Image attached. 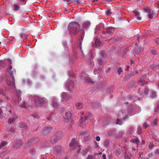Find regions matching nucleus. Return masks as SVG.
<instances>
[{
  "mask_svg": "<svg viewBox=\"0 0 159 159\" xmlns=\"http://www.w3.org/2000/svg\"><path fill=\"white\" fill-rule=\"evenodd\" d=\"M157 118H156L154 119V120L152 123V125L153 126H155L157 125Z\"/></svg>",
  "mask_w": 159,
  "mask_h": 159,
  "instance_id": "nucleus-28",
  "label": "nucleus"
},
{
  "mask_svg": "<svg viewBox=\"0 0 159 159\" xmlns=\"http://www.w3.org/2000/svg\"><path fill=\"white\" fill-rule=\"evenodd\" d=\"M30 153L31 155H33L35 153V150L34 149H31L30 151Z\"/></svg>",
  "mask_w": 159,
  "mask_h": 159,
  "instance_id": "nucleus-26",
  "label": "nucleus"
},
{
  "mask_svg": "<svg viewBox=\"0 0 159 159\" xmlns=\"http://www.w3.org/2000/svg\"><path fill=\"white\" fill-rule=\"evenodd\" d=\"M59 133H58L54 135L51 137L50 140L52 143H56L61 137V135L58 136Z\"/></svg>",
  "mask_w": 159,
  "mask_h": 159,
  "instance_id": "nucleus-5",
  "label": "nucleus"
},
{
  "mask_svg": "<svg viewBox=\"0 0 159 159\" xmlns=\"http://www.w3.org/2000/svg\"><path fill=\"white\" fill-rule=\"evenodd\" d=\"M108 141L107 140H106L105 142V144L107 145V143H108Z\"/></svg>",
  "mask_w": 159,
  "mask_h": 159,
  "instance_id": "nucleus-54",
  "label": "nucleus"
},
{
  "mask_svg": "<svg viewBox=\"0 0 159 159\" xmlns=\"http://www.w3.org/2000/svg\"><path fill=\"white\" fill-rule=\"evenodd\" d=\"M16 143L18 146H20L22 144V142L21 140H17Z\"/></svg>",
  "mask_w": 159,
  "mask_h": 159,
  "instance_id": "nucleus-23",
  "label": "nucleus"
},
{
  "mask_svg": "<svg viewBox=\"0 0 159 159\" xmlns=\"http://www.w3.org/2000/svg\"><path fill=\"white\" fill-rule=\"evenodd\" d=\"M79 147V149L77 151V153L78 154H79L81 151V148L80 147Z\"/></svg>",
  "mask_w": 159,
  "mask_h": 159,
  "instance_id": "nucleus-51",
  "label": "nucleus"
},
{
  "mask_svg": "<svg viewBox=\"0 0 159 159\" xmlns=\"http://www.w3.org/2000/svg\"><path fill=\"white\" fill-rule=\"evenodd\" d=\"M74 83L73 81H68L66 83V86L69 90H70L72 89L74 87Z\"/></svg>",
  "mask_w": 159,
  "mask_h": 159,
  "instance_id": "nucleus-7",
  "label": "nucleus"
},
{
  "mask_svg": "<svg viewBox=\"0 0 159 159\" xmlns=\"http://www.w3.org/2000/svg\"><path fill=\"white\" fill-rule=\"evenodd\" d=\"M85 80L86 82H92L91 79L88 77H86L85 78Z\"/></svg>",
  "mask_w": 159,
  "mask_h": 159,
  "instance_id": "nucleus-36",
  "label": "nucleus"
},
{
  "mask_svg": "<svg viewBox=\"0 0 159 159\" xmlns=\"http://www.w3.org/2000/svg\"><path fill=\"white\" fill-rule=\"evenodd\" d=\"M5 92L4 90L0 89V95H4L5 94Z\"/></svg>",
  "mask_w": 159,
  "mask_h": 159,
  "instance_id": "nucleus-38",
  "label": "nucleus"
},
{
  "mask_svg": "<svg viewBox=\"0 0 159 159\" xmlns=\"http://www.w3.org/2000/svg\"><path fill=\"white\" fill-rule=\"evenodd\" d=\"M112 33V31L111 30H107L106 31H103L102 32V36H108L109 34H111Z\"/></svg>",
  "mask_w": 159,
  "mask_h": 159,
  "instance_id": "nucleus-11",
  "label": "nucleus"
},
{
  "mask_svg": "<svg viewBox=\"0 0 159 159\" xmlns=\"http://www.w3.org/2000/svg\"><path fill=\"white\" fill-rule=\"evenodd\" d=\"M90 22L89 21H86L84 22L83 26L84 28H86L90 26Z\"/></svg>",
  "mask_w": 159,
  "mask_h": 159,
  "instance_id": "nucleus-19",
  "label": "nucleus"
},
{
  "mask_svg": "<svg viewBox=\"0 0 159 159\" xmlns=\"http://www.w3.org/2000/svg\"><path fill=\"white\" fill-rule=\"evenodd\" d=\"M149 124L147 122H145L143 125V127L144 128H146L148 126Z\"/></svg>",
  "mask_w": 159,
  "mask_h": 159,
  "instance_id": "nucleus-34",
  "label": "nucleus"
},
{
  "mask_svg": "<svg viewBox=\"0 0 159 159\" xmlns=\"http://www.w3.org/2000/svg\"><path fill=\"white\" fill-rule=\"evenodd\" d=\"M52 128L51 127H46L43 129L41 130V133L43 135H45L51 131Z\"/></svg>",
  "mask_w": 159,
  "mask_h": 159,
  "instance_id": "nucleus-6",
  "label": "nucleus"
},
{
  "mask_svg": "<svg viewBox=\"0 0 159 159\" xmlns=\"http://www.w3.org/2000/svg\"><path fill=\"white\" fill-rule=\"evenodd\" d=\"M136 17L138 20H141V18L140 16V13L138 11H135L134 12Z\"/></svg>",
  "mask_w": 159,
  "mask_h": 159,
  "instance_id": "nucleus-12",
  "label": "nucleus"
},
{
  "mask_svg": "<svg viewBox=\"0 0 159 159\" xmlns=\"http://www.w3.org/2000/svg\"><path fill=\"white\" fill-rule=\"evenodd\" d=\"M148 88H146L144 90V91L143 93H142V94L144 96L145 95H146L147 94L148 92Z\"/></svg>",
  "mask_w": 159,
  "mask_h": 159,
  "instance_id": "nucleus-31",
  "label": "nucleus"
},
{
  "mask_svg": "<svg viewBox=\"0 0 159 159\" xmlns=\"http://www.w3.org/2000/svg\"><path fill=\"white\" fill-rule=\"evenodd\" d=\"M111 14V10H107L106 11V14L107 16H110Z\"/></svg>",
  "mask_w": 159,
  "mask_h": 159,
  "instance_id": "nucleus-32",
  "label": "nucleus"
},
{
  "mask_svg": "<svg viewBox=\"0 0 159 159\" xmlns=\"http://www.w3.org/2000/svg\"><path fill=\"white\" fill-rule=\"evenodd\" d=\"M12 69V66H10L6 70L7 72L9 73L11 77L7 76L6 79V81L7 85L8 86H11V89H13L15 88V80L13 75L16 73V72L15 70H11Z\"/></svg>",
  "mask_w": 159,
  "mask_h": 159,
  "instance_id": "nucleus-2",
  "label": "nucleus"
},
{
  "mask_svg": "<svg viewBox=\"0 0 159 159\" xmlns=\"http://www.w3.org/2000/svg\"><path fill=\"white\" fill-rule=\"evenodd\" d=\"M114 152L116 156H119L121 153L120 150L118 148L116 149L114 151Z\"/></svg>",
  "mask_w": 159,
  "mask_h": 159,
  "instance_id": "nucleus-18",
  "label": "nucleus"
},
{
  "mask_svg": "<svg viewBox=\"0 0 159 159\" xmlns=\"http://www.w3.org/2000/svg\"><path fill=\"white\" fill-rule=\"evenodd\" d=\"M15 119L14 118L12 117V118H10L8 120V123L9 124L13 123L15 121Z\"/></svg>",
  "mask_w": 159,
  "mask_h": 159,
  "instance_id": "nucleus-20",
  "label": "nucleus"
},
{
  "mask_svg": "<svg viewBox=\"0 0 159 159\" xmlns=\"http://www.w3.org/2000/svg\"><path fill=\"white\" fill-rule=\"evenodd\" d=\"M98 62L99 64L100 65H102L103 64V62L102 60L100 59H99L98 60Z\"/></svg>",
  "mask_w": 159,
  "mask_h": 159,
  "instance_id": "nucleus-40",
  "label": "nucleus"
},
{
  "mask_svg": "<svg viewBox=\"0 0 159 159\" xmlns=\"http://www.w3.org/2000/svg\"><path fill=\"white\" fill-rule=\"evenodd\" d=\"M102 154V152H100L99 153H98V155H101Z\"/></svg>",
  "mask_w": 159,
  "mask_h": 159,
  "instance_id": "nucleus-62",
  "label": "nucleus"
},
{
  "mask_svg": "<svg viewBox=\"0 0 159 159\" xmlns=\"http://www.w3.org/2000/svg\"><path fill=\"white\" fill-rule=\"evenodd\" d=\"M84 31H83V33H82V36H81V38L80 39V45H81L82 43H81V40H83V37H84Z\"/></svg>",
  "mask_w": 159,
  "mask_h": 159,
  "instance_id": "nucleus-35",
  "label": "nucleus"
},
{
  "mask_svg": "<svg viewBox=\"0 0 159 159\" xmlns=\"http://www.w3.org/2000/svg\"><path fill=\"white\" fill-rule=\"evenodd\" d=\"M7 143V142L5 141H3L1 143L2 146H4Z\"/></svg>",
  "mask_w": 159,
  "mask_h": 159,
  "instance_id": "nucleus-43",
  "label": "nucleus"
},
{
  "mask_svg": "<svg viewBox=\"0 0 159 159\" xmlns=\"http://www.w3.org/2000/svg\"><path fill=\"white\" fill-rule=\"evenodd\" d=\"M100 140V137L99 136H98L96 137V140L97 141H99Z\"/></svg>",
  "mask_w": 159,
  "mask_h": 159,
  "instance_id": "nucleus-47",
  "label": "nucleus"
},
{
  "mask_svg": "<svg viewBox=\"0 0 159 159\" xmlns=\"http://www.w3.org/2000/svg\"><path fill=\"white\" fill-rule=\"evenodd\" d=\"M132 151H135L136 149H135V148H132Z\"/></svg>",
  "mask_w": 159,
  "mask_h": 159,
  "instance_id": "nucleus-57",
  "label": "nucleus"
},
{
  "mask_svg": "<svg viewBox=\"0 0 159 159\" xmlns=\"http://www.w3.org/2000/svg\"><path fill=\"white\" fill-rule=\"evenodd\" d=\"M130 63L131 65H132V64L134 63V62H133V61H132V60H131L130 61Z\"/></svg>",
  "mask_w": 159,
  "mask_h": 159,
  "instance_id": "nucleus-59",
  "label": "nucleus"
},
{
  "mask_svg": "<svg viewBox=\"0 0 159 159\" xmlns=\"http://www.w3.org/2000/svg\"><path fill=\"white\" fill-rule=\"evenodd\" d=\"M52 106L54 107H57L58 106L57 103V102L54 101L52 102Z\"/></svg>",
  "mask_w": 159,
  "mask_h": 159,
  "instance_id": "nucleus-27",
  "label": "nucleus"
},
{
  "mask_svg": "<svg viewBox=\"0 0 159 159\" xmlns=\"http://www.w3.org/2000/svg\"><path fill=\"white\" fill-rule=\"evenodd\" d=\"M93 157L91 155H89L86 157V159H92Z\"/></svg>",
  "mask_w": 159,
  "mask_h": 159,
  "instance_id": "nucleus-41",
  "label": "nucleus"
},
{
  "mask_svg": "<svg viewBox=\"0 0 159 159\" xmlns=\"http://www.w3.org/2000/svg\"><path fill=\"white\" fill-rule=\"evenodd\" d=\"M87 135V136L86 135V136H84V140L85 141H88L91 140V139L92 137L91 135H90V133H88Z\"/></svg>",
  "mask_w": 159,
  "mask_h": 159,
  "instance_id": "nucleus-13",
  "label": "nucleus"
},
{
  "mask_svg": "<svg viewBox=\"0 0 159 159\" xmlns=\"http://www.w3.org/2000/svg\"><path fill=\"white\" fill-rule=\"evenodd\" d=\"M156 93L155 91H153L152 92V95L151 97V98L152 99L156 97Z\"/></svg>",
  "mask_w": 159,
  "mask_h": 159,
  "instance_id": "nucleus-30",
  "label": "nucleus"
},
{
  "mask_svg": "<svg viewBox=\"0 0 159 159\" xmlns=\"http://www.w3.org/2000/svg\"><path fill=\"white\" fill-rule=\"evenodd\" d=\"M155 42L157 45H159V39H157L155 40Z\"/></svg>",
  "mask_w": 159,
  "mask_h": 159,
  "instance_id": "nucleus-45",
  "label": "nucleus"
},
{
  "mask_svg": "<svg viewBox=\"0 0 159 159\" xmlns=\"http://www.w3.org/2000/svg\"><path fill=\"white\" fill-rule=\"evenodd\" d=\"M153 146L154 145L152 143H151L149 145V149H151L152 148Z\"/></svg>",
  "mask_w": 159,
  "mask_h": 159,
  "instance_id": "nucleus-44",
  "label": "nucleus"
},
{
  "mask_svg": "<svg viewBox=\"0 0 159 159\" xmlns=\"http://www.w3.org/2000/svg\"><path fill=\"white\" fill-rule=\"evenodd\" d=\"M151 14H152V16H153V18H156L157 16V14L156 12H154L153 11L151 12Z\"/></svg>",
  "mask_w": 159,
  "mask_h": 159,
  "instance_id": "nucleus-29",
  "label": "nucleus"
},
{
  "mask_svg": "<svg viewBox=\"0 0 159 159\" xmlns=\"http://www.w3.org/2000/svg\"><path fill=\"white\" fill-rule=\"evenodd\" d=\"M32 140H29L27 143V145L28 146L31 145L32 143Z\"/></svg>",
  "mask_w": 159,
  "mask_h": 159,
  "instance_id": "nucleus-42",
  "label": "nucleus"
},
{
  "mask_svg": "<svg viewBox=\"0 0 159 159\" xmlns=\"http://www.w3.org/2000/svg\"><path fill=\"white\" fill-rule=\"evenodd\" d=\"M143 10L145 12L148 13V17L149 19H151L153 18L152 14H151V9L150 7H145L143 8Z\"/></svg>",
  "mask_w": 159,
  "mask_h": 159,
  "instance_id": "nucleus-8",
  "label": "nucleus"
},
{
  "mask_svg": "<svg viewBox=\"0 0 159 159\" xmlns=\"http://www.w3.org/2000/svg\"><path fill=\"white\" fill-rule=\"evenodd\" d=\"M159 110V107H158L156 109V110H155V111L156 112L157 111H158Z\"/></svg>",
  "mask_w": 159,
  "mask_h": 159,
  "instance_id": "nucleus-56",
  "label": "nucleus"
},
{
  "mask_svg": "<svg viewBox=\"0 0 159 159\" xmlns=\"http://www.w3.org/2000/svg\"><path fill=\"white\" fill-rule=\"evenodd\" d=\"M102 157L103 159H106V155L105 154H103L102 155Z\"/></svg>",
  "mask_w": 159,
  "mask_h": 159,
  "instance_id": "nucleus-53",
  "label": "nucleus"
},
{
  "mask_svg": "<svg viewBox=\"0 0 159 159\" xmlns=\"http://www.w3.org/2000/svg\"><path fill=\"white\" fill-rule=\"evenodd\" d=\"M63 149L59 146H57L54 148V153L57 155L61 156L63 152Z\"/></svg>",
  "mask_w": 159,
  "mask_h": 159,
  "instance_id": "nucleus-4",
  "label": "nucleus"
},
{
  "mask_svg": "<svg viewBox=\"0 0 159 159\" xmlns=\"http://www.w3.org/2000/svg\"><path fill=\"white\" fill-rule=\"evenodd\" d=\"M14 7V10L15 11H16L20 9V7L17 4H14L13 5Z\"/></svg>",
  "mask_w": 159,
  "mask_h": 159,
  "instance_id": "nucleus-22",
  "label": "nucleus"
},
{
  "mask_svg": "<svg viewBox=\"0 0 159 159\" xmlns=\"http://www.w3.org/2000/svg\"><path fill=\"white\" fill-rule=\"evenodd\" d=\"M139 38H140V37H139V35H138V37H137V40H139Z\"/></svg>",
  "mask_w": 159,
  "mask_h": 159,
  "instance_id": "nucleus-61",
  "label": "nucleus"
},
{
  "mask_svg": "<svg viewBox=\"0 0 159 159\" xmlns=\"http://www.w3.org/2000/svg\"><path fill=\"white\" fill-rule=\"evenodd\" d=\"M62 97L66 99L71 98V96L68 95L66 93H64L62 94Z\"/></svg>",
  "mask_w": 159,
  "mask_h": 159,
  "instance_id": "nucleus-15",
  "label": "nucleus"
},
{
  "mask_svg": "<svg viewBox=\"0 0 159 159\" xmlns=\"http://www.w3.org/2000/svg\"><path fill=\"white\" fill-rule=\"evenodd\" d=\"M75 106L77 109L80 110L83 107V105L82 103L80 102H78L75 104Z\"/></svg>",
  "mask_w": 159,
  "mask_h": 159,
  "instance_id": "nucleus-14",
  "label": "nucleus"
},
{
  "mask_svg": "<svg viewBox=\"0 0 159 159\" xmlns=\"http://www.w3.org/2000/svg\"><path fill=\"white\" fill-rule=\"evenodd\" d=\"M125 159H129L128 156H126L125 157Z\"/></svg>",
  "mask_w": 159,
  "mask_h": 159,
  "instance_id": "nucleus-60",
  "label": "nucleus"
},
{
  "mask_svg": "<svg viewBox=\"0 0 159 159\" xmlns=\"http://www.w3.org/2000/svg\"><path fill=\"white\" fill-rule=\"evenodd\" d=\"M63 1L66 2L68 5L70 4L71 2V0H62Z\"/></svg>",
  "mask_w": 159,
  "mask_h": 159,
  "instance_id": "nucleus-37",
  "label": "nucleus"
},
{
  "mask_svg": "<svg viewBox=\"0 0 159 159\" xmlns=\"http://www.w3.org/2000/svg\"><path fill=\"white\" fill-rule=\"evenodd\" d=\"M51 116H50L48 118V120H51Z\"/></svg>",
  "mask_w": 159,
  "mask_h": 159,
  "instance_id": "nucleus-58",
  "label": "nucleus"
},
{
  "mask_svg": "<svg viewBox=\"0 0 159 159\" xmlns=\"http://www.w3.org/2000/svg\"><path fill=\"white\" fill-rule=\"evenodd\" d=\"M122 72H123V70L122 69V68L120 67H119L118 69V70H117L118 73L119 75H120Z\"/></svg>",
  "mask_w": 159,
  "mask_h": 159,
  "instance_id": "nucleus-33",
  "label": "nucleus"
},
{
  "mask_svg": "<svg viewBox=\"0 0 159 159\" xmlns=\"http://www.w3.org/2000/svg\"><path fill=\"white\" fill-rule=\"evenodd\" d=\"M100 42L98 41L97 43H96V45L99 46L100 45Z\"/></svg>",
  "mask_w": 159,
  "mask_h": 159,
  "instance_id": "nucleus-50",
  "label": "nucleus"
},
{
  "mask_svg": "<svg viewBox=\"0 0 159 159\" xmlns=\"http://www.w3.org/2000/svg\"><path fill=\"white\" fill-rule=\"evenodd\" d=\"M155 7L159 9V3H157L155 4Z\"/></svg>",
  "mask_w": 159,
  "mask_h": 159,
  "instance_id": "nucleus-46",
  "label": "nucleus"
},
{
  "mask_svg": "<svg viewBox=\"0 0 159 159\" xmlns=\"http://www.w3.org/2000/svg\"><path fill=\"white\" fill-rule=\"evenodd\" d=\"M101 55L102 57H105V55H106L105 53L103 52H101Z\"/></svg>",
  "mask_w": 159,
  "mask_h": 159,
  "instance_id": "nucleus-49",
  "label": "nucleus"
},
{
  "mask_svg": "<svg viewBox=\"0 0 159 159\" xmlns=\"http://www.w3.org/2000/svg\"><path fill=\"white\" fill-rule=\"evenodd\" d=\"M89 133V132L88 131H81L80 132V135L81 136H86L87 135L88 133Z\"/></svg>",
  "mask_w": 159,
  "mask_h": 159,
  "instance_id": "nucleus-16",
  "label": "nucleus"
},
{
  "mask_svg": "<svg viewBox=\"0 0 159 159\" xmlns=\"http://www.w3.org/2000/svg\"><path fill=\"white\" fill-rule=\"evenodd\" d=\"M31 117L32 119L34 120H37L39 117L37 113H34V114L31 115Z\"/></svg>",
  "mask_w": 159,
  "mask_h": 159,
  "instance_id": "nucleus-17",
  "label": "nucleus"
},
{
  "mask_svg": "<svg viewBox=\"0 0 159 159\" xmlns=\"http://www.w3.org/2000/svg\"><path fill=\"white\" fill-rule=\"evenodd\" d=\"M80 25L76 22H71L68 25V30L70 32L73 34H76L80 30Z\"/></svg>",
  "mask_w": 159,
  "mask_h": 159,
  "instance_id": "nucleus-3",
  "label": "nucleus"
},
{
  "mask_svg": "<svg viewBox=\"0 0 159 159\" xmlns=\"http://www.w3.org/2000/svg\"><path fill=\"white\" fill-rule=\"evenodd\" d=\"M128 116L127 115H126L125 116V118H127V117Z\"/></svg>",
  "mask_w": 159,
  "mask_h": 159,
  "instance_id": "nucleus-64",
  "label": "nucleus"
},
{
  "mask_svg": "<svg viewBox=\"0 0 159 159\" xmlns=\"http://www.w3.org/2000/svg\"><path fill=\"white\" fill-rule=\"evenodd\" d=\"M142 153H141V152H140L139 153V158L142 157L141 155H142Z\"/></svg>",
  "mask_w": 159,
  "mask_h": 159,
  "instance_id": "nucleus-55",
  "label": "nucleus"
},
{
  "mask_svg": "<svg viewBox=\"0 0 159 159\" xmlns=\"http://www.w3.org/2000/svg\"><path fill=\"white\" fill-rule=\"evenodd\" d=\"M145 81L143 80H141L139 82V84L140 85L143 86L145 83Z\"/></svg>",
  "mask_w": 159,
  "mask_h": 159,
  "instance_id": "nucleus-25",
  "label": "nucleus"
},
{
  "mask_svg": "<svg viewBox=\"0 0 159 159\" xmlns=\"http://www.w3.org/2000/svg\"><path fill=\"white\" fill-rule=\"evenodd\" d=\"M155 153L157 155L159 154V150L157 149V150L155 152Z\"/></svg>",
  "mask_w": 159,
  "mask_h": 159,
  "instance_id": "nucleus-48",
  "label": "nucleus"
},
{
  "mask_svg": "<svg viewBox=\"0 0 159 159\" xmlns=\"http://www.w3.org/2000/svg\"><path fill=\"white\" fill-rule=\"evenodd\" d=\"M122 124V120H119V119H117V120L116 122V125H121Z\"/></svg>",
  "mask_w": 159,
  "mask_h": 159,
  "instance_id": "nucleus-24",
  "label": "nucleus"
},
{
  "mask_svg": "<svg viewBox=\"0 0 159 159\" xmlns=\"http://www.w3.org/2000/svg\"><path fill=\"white\" fill-rule=\"evenodd\" d=\"M66 117L65 119V121L66 122H68L71 119V114L70 112H66L65 114Z\"/></svg>",
  "mask_w": 159,
  "mask_h": 159,
  "instance_id": "nucleus-10",
  "label": "nucleus"
},
{
  "mask_svg": "<svg viewBox=\"0 0 159 159\" xmlns=\"http://www.w3.org/2000/svg\"><path fill=\"white\" fill-rule=\"evenodd\" d=\"M75 139H72L71 140V142L69 144V146L70 147H73L74 145H75L76 143H75Z\"/></svg>",
  "mask_w": 159,
  "mask_h": 159,
  "instance_id": "nucleus-21",
  "label": "nucleus"
},
{
  "mask_svg": "<svg viewBox=\"0 0 159 159\" xmlns=\"http://www.w3.org/2000/svg\"><path fill=\"white\" fill-rule=\"evenodd\" d=\"M91 116V114H89L87 116H84V118H81L80 119V122L81 124H82L84 123V122L85 123H86V120L88 121L90 119V117Z\"/></svg>",
  "mask_w": 159,
  "mask_h": 159,
  "instance_id": "nucleus-9",
  "label": "nucleus"
},
{
  "mask_svg": "<svg viewBox=\"0 0 159 159\" xmlns=\"http://www.w3.org/2000/svg\"><path fill=\"white\" fill-rule=\"evenodd\" d=\"M133 141L134 143H138L139 142V140L137 138V139H133Z\"/></svg>",
  "mask_w": 159,
  "mask_h": 159,
  "instance_id": "nucleus-39",
  "label": "nucleus"
},
{
  "mask_svg": "<svg viewBox=\"0 0 159 159\" xmlns=\"http://www.w3.org/2000/svg\"><path fill=\"white\" fill-rule=\"evenodd\" d=\"M95 156H97L98 155V153H95L94 154Z\"/></svg>",
  "mask_w": 159,
  "mask_h": 159,
  "instance_id": "nucleus-63",
  "label": "nucleus"
},
{
  "mask_svg": "<svg viewBox=\"0 0 159 159\" xmlns=\"http://www.w3.org/2000/svg\"><path fill=\"white\" fill-rule=\"evenodd\" d=\"M34 100V103H32V105H28L26 103L23 101H22L21 99H19V98L17 100L15 101V102L17 103L19 106L22 107H31L32 106H39L43 104L45 102L46 100L43 98H42L38 96H35L32 98Z\"/></svg>",
  "mask_w": 159,
  "mask_h": 159,
  "instance_id": "nucleus-1",
  "label": "nucleus"
},
{
  "mask_svg": "<svg viewBox=\"0 0 159 159\" xmlns=\"http://www.w3.org/2000/svg\"><path fill=\"white\" fill-rule=\"evenodd\" d=\"M21 2H25V3H26V0H19Z\"/></svg>",
  "mask_w": 159,
  "mask_h": 159,
  "instance_id": "nucleus-52",
  "label": "nucleus"
}]
</instances>
